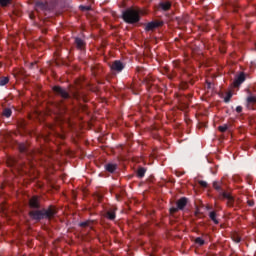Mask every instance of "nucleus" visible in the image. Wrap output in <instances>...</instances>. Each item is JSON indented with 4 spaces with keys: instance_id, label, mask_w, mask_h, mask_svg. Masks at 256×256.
Instances as JSON below:
<instances>
[{
    "instance_id": "obj_1",
    "label": "nucleus",
    "mask_w": 256,
    "mask_h": 256,
    "mask_svg": "<svg viewBox=\"0 0 256 256\" xmlns=\"http://www.w3.org/2000/svg\"><path fill=\"white\" fill-rule=\"evenodd\" d=\"M18 149L21 155H24V157H26V161L11 158L10 160H8V165L9 167H14L18 171H23V173H27L30 169H33V167H35V163H33V159H35V152H33V149L29 148V144L27 143H20L18 145Z\"/></svg>"
},
{
    "instance_id": "obj_2",
    "label": "nucleus",
    "mask_w": 256,
    "mask_h": 256,
    "mask_svg": "<svg viewBox=\"0 0 256 256\" xmlns=\"http://www.w3.org/2000/svg\"><path fill=\"white\" fill-rule=\"evenodd\" d=\"M29 207L33 209L29 212V217L32 221H43L46 219L47 221H51L57 215V208L55 206L50 205L48 208L41 209V202H39V197L33 196L29 200Z\"/></svg>"
},
{
    "instance_id": "obj_3",
    "label": "nucleus",
    "mask_w": 256,
    "mask_h": 256,
    "mask_svg": "<svg viewBox=\"0 0 256 256\" xmlns=\"http://www.w3.org/2000/svg\"><path fill=\"white\" fill-rule=\"evenodd\" d=\"M52 91L55 93L56 97H60L58 108L61 111H67V107H69L73 101H87L85 95L79 91L69 93L67 89L58 85L53 86Z\"/></svg>"
},
{
    "instance_id": "obj_4",
    "label": "nucleus",
    "mask_w": 256,
    "mask_h": 256,
    "mask_svg": "<svg viewBox=\"0 0 256 256\" xmlns=\"http://www.w3.org/2000/svg\"><path fill=\"white\" fill-rule=\"evenodd\" d=\"M213 187L215 191H217L220 195V199H226V205L227 207H235V205L239 204V201L235 200V197L231 194V192H227L223 190V187H221V182L214 181Z\"/></svg>"
},
{
    "instance_id": "obj_5",
    "label": "nucleus",
    "mask_w": 256,
    "mask_h": 256,
    "mask_svg": "<svg viewBox=\"0 0 256 256\" xmlns=\"http://www.w3.org/2000/svg\"><path fill=\"white\" fill-rule=\"evenodd\" d=\"M122 19L129 25H135V23H139L141 21V16L139 15V10L135 8H128L122 13Z\"/></svg>"
},
{
    "instance_id": "obj_6",
    "label": "nucleus",
    "mask_w": 256,
    "mask_h": 256,
    "mask_svg": "<svg viewBox=\"0 0 256 256\" xmlns=\"http://www.w3.org/2000/svg\"><path fill=\"white\" fill-rule=\"evenodd\" d=\"M188 202H189V199H187L186 197L180 198L176 202L177 207H171L169 209L170 215H175V213H177L178 211H183V209H185V207H187Z\"/></svg>"
},
{
    "instance_id": "obj_7",
    "label": "nucleus",
    "mask_w": 256,
    "mask_h": 256,
    "mask_svg": "<svg viewBox=\"0 0 256 256\" xmlns=\"http://www.w3.org/2000/svg\"><path fill=\"white\" fill-rule=\"evenodd\" d=\"M35 9H36L37 13H39L41 11L46 13V11H51V6H49V4L47 2L37 1L35 3Z\"/></svg>"
},
{
    "instance_id": "obj_8",
    "label": "nucleus",
    "mask_w": 256,
    "mask_h": 256,
    "mask_svg": "<svg viewBox=\"0 0 256 256\" xmlns=\"http://www.w3.org/2000/svg\"><path fill=\"white\" fill-rule=\"evenodd\" d=\"M163 22L162 21H152L146 24L145 31H155V29H159V27H162Z\"/></svg>"
},
{
    "instance_id": "obj_9",
    "label": "nucleus",
    "mask_w": 256,
    "mask_h": 256,
    "mask_svg": "<svg viewBox=\"0 0 256 256\" xmlns=\"http://www.w3.org/2000/svg\"><path fill=\"white\" fill-rule=\"evenodd\" d=\"M125 69V64L121 62V60H116L111 65V70L116 71L117 73H121Z\"/></svg>"
},
{
    "instance_id": "obj_10",
    "label": "nucleus",
    "mask_w": 256,
    "mask_h": 256,
    "mask_svg": "<svg viewBox=\"0 0 256 256\" xmlns=\"http://www.w3.org/2000/svg\"><path fill=\"white\" fill-rule=\"evenodd\" d=\"M106 219L109 221H115L117 219V207L109 208V210L105 214Z\"/></svg>"
},
{
    "instance_id": "obj_11",
    "label": "nucleus",
    "mask_w": 256,
    "mask_h": 256,
    "mask_svg": "<svg viewBox=\"0 0 256 256\" xmlns=\"http://www.w3.org/2000/svg\"><path fill=\"white\" fill-rule=\"evenodd\" d=\"M245 73L241 72L234 80L233 87H241L242 83H245Z\"/></svg>"
},
{
    "instance_id": "obj_12",
    "label": "nucleus",
    "mask_w": 256,
    "mask_h": 256,
    "mask_svg": "<svg viewBox=\"0 0 256 256\" xmlns=\"http://www.w3.org/2000/svg\"><path fill=\"white\" fill-rule=\"evenodd\" d=\"M74 43L79 51H83V49L87 47V43L85 42V40L81 39L80 37H76Z\"/></svg>"
},
{
    "instance_id": "obj_13",
    "label": "nucleus",
    "mask_w": 256,
    "mask_h": 256,
    "mask_svg": "<svg viewBox=\"0 0 256 256\" xmlns=\"http://www.w3.org/2000/svg\"><path fill=\"white\" fill-rule=\"evenodd\" d=\"M104 169L108 173H115V171H117V164L116 163H107L104 165Z\"/></svg>"
},
{
    "instance_id": "obj_14",
    "label": "nucleus",
    "mask_w": 256,
    "mask_h": 256,
    "mask_svg": "<svg viewBox=\"0 0 256 256\" xmlns=\"http://www.w3.org/2000/svg\"><path fill=\"white\" fill-rule=\"evenodd\" d=\"M247 108L251 109V105L256 104V96L250 95L246 98Z\"/></svg>"
},
{
    "instance_id": "obj_15",
    "label": "nucleus",
    "mask_w": 256,
    "mask_h": 256,
    "mask_svg": "<svg viewBox=\"0 0 256 256\" xmlns=\"http://www.w3.org/2000/svg\"><path fill=\"white\" fill-rule=\"evenodd\" d=\"M145 173H147V169H145L144 167H140L138 168L136 175L139 179H143V177H145Z\"/></svg>"
},
{
    "instance_id": "obj_16",
    "label": "nucleus",
    "mask_w": 256,
    "mask_h": 256,
    "mask_svg": "<svg viewBox=\"0 0 256 256\" xmlns=\"http://www.w3.org/2000/svg\"><path fill=\"white\" fill-rule=\"evenodd\" d=\"M11 115H13V111L11 110V108H4L2 111V117H6V119H9V117H11Z\"/></svg>"
},
{
    "instance_id": "obj_17",
    "label": "nucleus",
    "mask_w": 256,
    "mask_h": 256,
    "mask_svg": "<svg viewBox=\"0 0 256 256\" xmlns=\"http://www.w3.org/2000/svg\"><path fill=\"white\" fill-rule=\"evenodd\" d=\"M160 9H162V11H169V9H171V2H161Z\"/></svg>"
},
{
    "instance_id": "obj_18",
    "label": "nucleus",
    "mask_w": 256,
    "mask_h": 256,
    "mask_svg": "<svg viewBox=\"0 0 256 256\" xmlns=\"http://www.w3.org/2000/svg\"><path fill=\"white\" fill-rule=\"evenodd\" d=\"M209 217H210L211 221H213V223H215V225H219V220H217V212H215V211L210 212Z\"/></svg>"
},
{
    "instance_id": "obj_19",
    "label": "nucleus",
    "mask_w": 256,
    "mask_h": 256,
    "mask_svg": "<svg viewBox=\"0 0 256 256\" xmlns=\"http://www.w3.org/2000/svg\"><path fill=\"white\" fill-rule=\"evenodd\" d=\"M91 225H93V221L92 220H87V221L79 223V227H84V228L85 227H90V229H93V227Z\"/></svg>"
},
{
    "instance_id": "obj_20",
    "label": "nucleus",
    "mask_w": 256,
    "mask_h": 256,
    "mask_svg": "<svg viewBox=\"0 0 256 256\" xmlns=\"http://www.w3.org/2000/svg\"><path fill=\"white\" fill-rule=\"evenodd\" d=\"M9 83V77L2 76L0 77V87H5Z\"/></svg>"
},
{
    "instance_id": "obj_21",
    "label": "nucleus",
    "mask_w": 256,
    "mask_h": 256,
    "mask_svg": "<svg viewBox=\"0 0 256 256\" xmlns=\"http://www.w3.org/2000/svg\"><path fill=\"white\" fill-rule=\"evenodd\" d=\"M194 242H195L196 245H199V247H203V245H205V240L201 237H197L194 240Z\"/></svg>"
},
{
    "instance_id": "obj_22",
    "label": "nucleus",
    "mask_w": 256,
    "mask_h": 256,
    "mask_svg": "<svg viewBox=\"0 0 256 256\" xmlns=\"http://www.w3.org/2000/svg\"><path fill=\"white\" fill-rule=\"evenodd\" d=\"M13 0H0V7H8Z\"/></svg>"
},
{
    "instance_id": "obj_23",
    "label": "nucleus",
    "mask_w": 256,
    "mask_h": 256,
    "mask_svg": "<svg viewBox=\"0 0 256 256\" xmlns=\"http://www.w3.org/2000/svg\"><path fill=\"white\" fill-rule=\"evenodd\" d=\"M227 129H229V126L227 124L218 127V131H220V133H225Z\"/></svg>"
},
{
    "instance_id": "obj_24",
    "label": "nucleus",
    "mask_w": 256,
    "mask_h": 256,
    "mask_svg": "<svg viewBox=\"0 0 256 256\" xmlns=\"http://www.w3.org/2000/svg\"><path fill=\"white\" fill-rule=\"evenodd\" d=\"M232 241H234V243H241V237L237 234L232 235Z\"/></svg>"
},
{
    "instance_id": "obj_25",
    "label": "nucleus",
    "mask_w": 256,
    "mask_h": 256,
    "mask_svg": "<svg viewBox=\"0 0 256 256\" xmlns=\"http://www.w3.org/2000/svg\"><path fill=\"white\" fill-rule=\"evenodd\" d=\"M231 97H233V94L231 92H228L226 97L224 98V103H229V101H231Z\"/></svg>"
},
{
    "instance_id": "obj_26",
    "label": "nucleus",
    "mask_w": 256,
    "mask_h": 256,
    "mask_svg": "<svg viewBox=\"0 0 256 256\" xmlns=\"http://www.w3.org/2000/svg\"><path fill=\"white\" fill-rule=\"evenodd\" d=\"M81 11H91V6H80Z\"/></svg>"
},
{
    "instance_id": "obj_27",
    "label": "nucleus",
    "mask_w": 256,
    "mask_h": 256,
    "mask_svg": "<svg viewBox=\"0 0 256 256\" xmlns=\"http://www.w3.org/2000/svg\"><path fill=\"white\" fill-rule=\"evenodd\" d=\"M19 127H21V129H25V127H27V122H25L24 120L20 121Z\"/></svg>"
},
{
    "instance_id": "obj_28",
    "label": "nucleus",
    "mask_w": 256,
    "mask_h": 256,
    "mask_svg": "<svg viewBox=\"0 0 256 256\" xmlns=\"http://www.w3.org/2000/svg\"><path fill=\"white\" fill-rule=\"evenodd\" d=\"M199 185H200V187H204V188H207V187H208L207 182H205V181H203V180H200V181H199Z\"/></svg>"
},
{
    "instance_id": "obj_29",
    "label": "nucleus",
    "mask_w": 256,
    "mask_h": 256,
    "mask_svg": "<svg viewBox=\"0 0 256 256\" xmlns=\"http://www.w3.org/2000/svg\"><path fill=\"white\" fill-rule=\"evenodd\" d=\"M236 113H243V107L242 106H237L236 107Z\"/></svg>"
},
{
    "instance_id": "obj_30",
    "label": "nucleus",
    "mask_w": 256,
    "mask_h": 256,
    "mask_svg": "<svg viewBox=\"0 0 256 256\" xmlns=\"http://www.w3.org/2000/svg\"><path fill=\"white\" fill-rule=\"evenodd\" d=\"M247 204L249 205V207H253V205H255V201L253 200H248Z\"/></svg>"
},
{
    "instance_id": "obj_31",
    "label": "nucleus",
    "mask_w": 256,
    "mask_h": 256,
    "mask_svg": "<svg viewBox=\"0 0 256 256\" xmlns=\"http://www.w3.org/2000/svg\"><path fill=\"white\" fill-rule=\"evenodd\" d=\"M212 85L211 82H207V89H211Z\"/></svg>"
},
{
    "instance_id": "obj_32",
    "label": "nucleus",
    "mask_w": 256,
    "mask_h": 256,
    "mask_svg": "<svg viewBox=\"0 0 256 256\" xmlns=\"http://www.w3.org/2000/svg\"><path fill=\"white\" fill-rule=\"evenodd\" d=\"M6 209H7V208H5V206H2V207H1V212H2V213H5Z\"/></svg>"
},
{
    "instance_id": "obj_33",
    "label": "nucleus",
    "mask_w": 256,
    "mask_h": 256,
    "mask_svg": "<svg viewBox=\"0 0 256 256\" xmlns=\"http://www.w3.org/2000/svg\"><path fill=\"white\" fill-rule=\"evenodd\" d=\"M116 199H117V201H120L121 200V196L119 194H116Z\"/></svg>"
},
{
    "instance_id": "obj_34",
    "label": "nucleus",
    "mask_w": 256,
    "mask_h": 256,
    "mask_svg": "<svg viewBox=\"0 0 256 256\" xmlns=\"http://www.w3.org/2000/svg\"><path fill=\"white\" fill-rule=\"evenodd\" d=\"M30 19H35V15L30 14Z\"/></svg>"
},
{
    "instance_id": "obj_35",
    "label": "nucleus",
    "mask_w": 256,
    "mask_h": 256,
    "mask_svg": "<svg viewBox=\"0 0 256 256\" xmlns=\"http://www.w3.org/2000/svg\"><path fill=\"white\" fill-rule=\"evenodd\" d=\"M221 51V53H225V50L224 49H222V50H220Z\"/></svg>"
}]
</instances>
